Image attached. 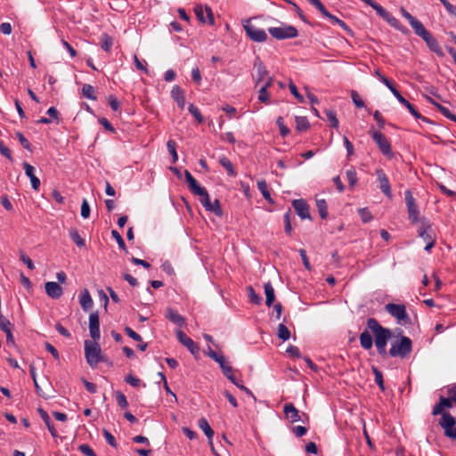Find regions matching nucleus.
Returning a JSON list of instances; mask_svg holds the SVG:
<instances>
[{
	"label": "nucleus",
	"instance_id": "obj_38",
	"mask_svg": "<svg viewBox=\"0 0 456 456\" xmlns=\"http://www.w3.org/2000/svg\"><path fill=\"white\" fill-rule=\"evenodd\" d=\"M199 427L205 433L208 440H211L214 436V430L211 428L208 421L205 418H201L199 419Z\"/></svg>",
	"mask_w": 456,
	"mask_h": 456
},
{
	"label": "nucleus",
	"instance_id": "obj_2",
	"mask_svg": "<svg viewBox=\"0 0 456 456\" xmlns=\"http://www.w3.org/2000/svg\"><path fill=\"white\" fill-rule=\"evenodd\" d=\"M85 356L87 363L95 368L98 363L107 362L105 355L102 354V349L97 340H86L85 341Z\"/></svg>",
	"mask_w": 456,
	"mask_h": 456
},
{
	"label": "nucleus",
	"instance_id": "obj_10",
	"mask_svg": "<svg viewBox=\"0 0 456 456\" xmlns=\"http://www.w3.org/2000/svg\"><path fill=\"white\" fill-rule=\"evenodd\" d=\"M243 28L246 31V35L254 42L263 43L268 38L267 34L264 29L250 24L249 20H247L246 23L243 24Z\"/></svg>",
	"mask_w": 456,
	"mask_h": 456
},
{
	"label": "nucleus",
	"instance_id": "obj_12",
	"mask_svg": "<svg viewBox=\"0 0 456 456\" xmlns=\"http://www.w3.org/2000/svg\"><path fill=\"white\" fill-rule=\"evenodd\" d=\"M176 338L178 341L191 353V354H193L194 356L199 355V346L191 338L187 337V335L183 331L177 330Z\"/></svg>",
	"mask_w": 456,
	"mask_h": 456
},
{
	"label": "nucleus",
	"instance_id": "obj_44",
	"mask_svg": "<svg viewBox=\"0 0 456 456\" xmlns=\"http://www.w3.org/2000/svg\"><path fill=\"white\" fill-rule=\"evenodd\" d=\"M248 290V296L249 298V301L255 305H260L262 302V297L258 294L256 293L255 289L252 286H248L247 288Z\"/></svg>",
	"mask_w": 456,
	"mask_h": 456
},
{
	"label": "nucleus",
	"instance_id": "obj_9",
	"mask_svg": "<svg viewBox=\"0 0 456 456\" xmlns=\"http://www.w3.org/2000/svg\"><path fill=\"white\" fill-rule=\"evenodd\" d=\"M370 134L373 141L378 145L380 151L385 155L388 157H392V149L391 144L387 138L380 132V131H370Z\"/></svg>",
	"mask_w": 456,
	"mask_h": 456
},
{
	"label": "nucleus",
	"instance_id": "obj_56",
	"mask_svg": "<svg viewBox=\"0 0 456 456\" xmlns=\"http://www.w3.org/2000/svg\"><path fill=\"white\" fill-rule=\"evenodd\" d=\"M289 88L290 93L297 99V101L301 103L305 102L304 96L298 92L296 85L292 82L289 83Z\"/></svg>",
	"mask_w": 456,
	"mask_h": 456
},
{
	"label": "nucleus",
	"instance_id": "obj_54",
	"mask_svg": "<svg viewBox=\"0 0 456 456\" xmlns=\"http://www.w3.org/2000/svg\"><path fill=\"white\" fill-rule=\"evenodd\" d=\"M346 178L350 187H354L357 183V175L354 168L348 169L346 171Z\"/></svg>",
	"mask_w": 456,
	"mask_h": 456
},
{
	"label": "nucleus",
	"instance_id": "obj_64",
	"mask_svg": "<svg viewBox=\"0 0 456 456\" xmlns=\"http://www.w3.org/2000/svg\"><path fill=\"white\" fill-rule=\"evenodd\" d=\"M125 381H126L127 384H129V385H131L132 387H139V386H140V384H141V380H140L138 378H136V377L133 376L132 374H128V375L125 378Z\"/></svg>",
	"mask_w": 456,
	"mask_h": 456
},
{
	"label": "nucleus",
	"instance_id": "obj_33",
	"mask_svg": "<svg viewBox=\"0 0 456 456\" xmlns=\"http://www.w3.org/2000/svg\"><path fill=\"white\" fill-rule=\"evenodd\" d=\"M200 191H196L194 193V195H198L200 197V203L203 205V207L207 210L208 208H211V200H210L209 194L204 187H201L200 189Z\"/></svg>",
	"mask_w": 456,
	"mask_h": 456
},
{
	"label": "nucleus",
	"instance_id": "obj_32",
	"mask_svg": "<svg viewBox=\"0 0 456 456\" xmlns=\"http://www.w3.org/2000/svg\"><path fill=\"white\" fill-rule=\"evenodd\" d=\"M257 188L261 191L265 200H266L271 204L274 203L273 198L271 197V193L268 190V185L265 180H259L257 182Z\"/></svg>",
	"mask_w": 456,
	"mask_h": 456
},
{
	"label": "nucleus",
	"instance_id": "obj_39",
	"mask_svg": "<svg viewBox=\"0 0 456 456\" xmlns=\"http://www.w3.org/2000/svg\"><path fill=\"white\" fill-rule=\"evenodd\" d=\"M328 19H329L331 22H333V23H335V24L338 25V26H339L341 28H343V29L347 33V35H349L350 37H354V31H353V30H352V29H351V28H349V27H348V26H347V25H346V24L342 20L338 19V17H336V16H335V15H333V14H330V17H328Z\"/></svg>",
	"mask_w": 456,
	"mask_h": 456
},
{
	"label": "nucleus",
	"instance_id": "obj_46",
	"mask_svg": "<svg viewBox=\"0 0 456 456\" xmlns=\"http://www.w3.org/2000/svg\"><path fill=\"white\" fill-rule=\"evenodd\" d=\"M167 148L172 156V162L175 163L178 159V155L176 152V142L174 140H168L167 142Z\"/></svg>",
	"mask_w": 456,
	"mask_h": 456
},
{
	"label": "nucleus",
	"instance_id": "obj_30",
	"mask_svg": "<svg viewBox=\"0 0 456 456\" xmlns=\"http://www.w3.org/2000/svg\"><path fill=\"white\" fill-rule=\"evenodd\" d=\"M185 180L188 183L190 191L194 194L196 191H200L201 186L198 181L191 175L188 170H184Z\"/></svg>",
	"mask_w": 456,
	"mask_h": 456
},
{
	"label": "nucleus",
	"instance_id": "obj_29",
	"mask_svg": "<svg viewBox=\"0 0 456 456\" xmlns=\"http://www.w3.org/2000/svg\"><path fill=\"white\" fill-rule=\"evenodd\" d=\"M185 180L188 183L190 191L194 194L196 191H200L201 186L198 181L191 175L188 170H184Z\"/></svg>",
	"mask_w": 456,
	"mask_h": 456
},
{
	"label": "nucleus",
	"instance_id": "obj_24",
	"mask_svg": "<svg viewBox=\"0 0 456 456\" xmlns=\"http://www.w3.org/2000/svg\"><path fill=\"white\" fill-rule=\"evenodd\" d=\"M37 412L40 415L41 419L44 420L45 424L46 425L49 432L51 433L53 437H58V433L48 415V413L42 408L37 409Z\"/></svg>",
	"mask_w": 456,
	"mask_h": 456
},
{
	"label": "nucleus",
	"instance_id": "obj_11",
	"mask_svg": "<svg viewBox=\"0 0 456 456\" xmlns=\"http://www.w3.org/2000/svg\"><path fill=\"white\" fill-rule=\"evenodd\" d=\"M292 207L294 208L297 215L301 219H309L312 220V216L310 215L309 205L304 199H297L292 200Z\"/></svg>",
	"mask_w": 456,
	"mask_h": 456
},
{
	"label": "nucleus",
	"instance_id": "obj_7",
	"mask_svg": "<svg viewBox=\"0 0 456 456\" xmlns=\"http://www.w3.org/2000/svg\"><path fill=\"white\" fill-rule=\"evenodd\" d=\"M385 308L389 314L399 322H403L404 324L411 323V318L406 312L404 305L390 303L386 305Z\"/></svg>",
	"mask_w": 456,
	"mask_h": 456
},
{
	"label": "nucleus",
	"instance_id": "obj_19",
	"mask_svg": "<svg viewBox=\"0 0 456 456\" xmlns=\"http://www.w3.org/2000/svg\"><path fill=\"white\" fill-rule=\"evenodd\" d=\"M418 234L426 242L428 241V238H434L432 225L425 218L420 220V226L418 229Z\"/></svg>",
	"mask_w": 456,
	"mask_h": 456
},
{
	"label": "nucleus",
	"instance_id": "obj_40",
	"mask_svg": "<svg viewBox=\"0 0 456 456\" xmlns=\"http://www.w3.org/2000/svg\"><path fill=\"white\" fill-rule=\"evenodd\" d=\"M316 207L318 209V213L322 219H326L328 217V205L325 200H316Z\"/></svg>",
	"mask_w": 456,
	"mask_h": 456
},
{
	"label": "nucleus",
	"instance_id": "obj_22",
	"mask_svg": "<svg viewBox=\"0 0 456 456\" xmlns=\"http://www.w3.org/2000/svg\"><path fill=\"white\" fill-rule=\"evenodd\" d=\"M79 304L86 312L89 311L93 306V299L87 289H84L79 295Z\"/></svg>",
	"mask_w": 456,
	"mask_h": 456
},
{
	"label": "nucleus",
	"instance_id": "obj_53",
	"mask_svg": "<svg viewBox=\"0 0 456 456\" xmlns=\"http://www.w3.org/2000/svg\"><path fill=\"white\" fill-rule=\"evenodd\" d=\"M116 401L118 405L122 409L126 408L128 406L126 397L121 391L116 392Z\"/></svg>",
	"mask_w": 456,
	"mask_h": 456
},
{
	"label": "nucleus",
	"instance_id": "obj_60",
	"mask_svg": "<svg viewBox=\"0 0 456 456\" xmlns=\"http://www.w3.org/2000/svg\"><path fill=\"white\" fill-rule=\"evenodd\" d=\"M0 153L10 161L13 160L11 150L4 145L3 141H0Z\"/></svg>",
	"mask_w": 456,
	"mask_h": 456
},
{
	"label": "nucleus",
	"instance_id": "obj_5",
	"mask_svg": "<svg viewBox=\"0 0 456 456\" xmlns=\"http://www.w3.org/2000/svg\"><path fill=\"white\" fill-rule=\"evenodd\" d=\"M415 34L425 41L430 51L434 52L439 57L444 56L438 41L428 29H426L424 26H422Z\"/></svg>",
	"mask_w": 456,
	"mask_h": 456
},
{
	"label": "nucleus",
	"instance_id": "obj_1",
	"mask_svg": "<svg viewBox=\"0 0 456 456\" xmlns=\"http://www.w3.org/2000/svg\"><path fill=\"white\" fill-rule=\"evenodd\" d=\"M367 329L364 330L359 337L360 345L365 350H370L373 346V339L369 330L374 336L376 348L387 347L388 340L392 337V331L388 328L383 327L375 318L367 319Z\"/></svg>",
	"mask_w": 456,
	"mask_h": 456
},
{
	"label": "nucleus",
	"instance_id": "obj_59",
	"mask_svg": "<svg viewBox=\"0 0 456 456\" xmlns=\"http://www.w3.org/2000/svg\"><path fill=\"white\" fill-rule=\"evenodd\" d=\"M78 450L86 456H97L94 451L87 444H83L78 446Z\"/></svg>",
	"mask_w": 456,
	"mask_h": 456
},
{
	"label": "nucleus",
	"instance_id": "obj_43",
	"mask_svg": "<svg viewBox=\"0 0 456 456\" xmlns=\"http://www.w3.org/2000/svg\"><path fill=\"white\" fill-rule=\"evenodd\" d=\"M277 336L282 341H286V340L289 339V338H290V331L287 328L286 325H284L283 323H281L278 325Z\"/></svg>",
	"mask_w": 456,
	"mask_h": 456
},
{
	"label": "nucleus",
	"instance_id": "obj_47",
	"mask_svg": "<svg viewBox=\"0 0 456 456\" xmlns=\"http://www.w3.org/2000/svg\"><path fill=\"white\" fill-rule=\"evenodd\" d=\"M325 114L327 116L328 120L330 123V126L334 128H338V120L337 118L336 111L333 110H326Z\"/></svg>",
	"mask_w": 456,
	"mask_h": 456
},
{
	"label": "nucleus",
	"instance_id": "obj_58",
	"mask_svg": "<svg viewBox=\"0 0 456 456\" xmlns=\"http://www.w3.org/2000/svg\"><path fill=\"white\" fill-rule=\"evenodd\" d=\"M359 215L363 223H368L372 219L371 213L368 210V208H363L359 209Z\"/></svg>",
	"mask_w": 456,
	"mask_h": 456
},
{
	"label": "nucleus",
	"instance_id": "obj_36",
	"mask_svg": "<svg viewBox=\"0 0 456 456\" xmlns=\"http://www.w3.org/2000/svg\"><path fill=\"white\" fill-rule=\"evenodd\" d=\"M296 129L298 132L306 131L310 127L309 121L306 117L296 116Z\"/></svg>",
	"mask_w": 456,
	"mask_h": 456
},
{
	"label": "nucleus",
	"instance_id": "obj_49",
	"mask_svg": "<svg viewBox=\"0 0 456 456\" xmlns=\"http://www.w3.org/2000/svg\"><path fill=\"white\" fill-rule=\"evenodd\" d=\"M224 375L232 383L237 384V378L234 375V370L233 368L229 364L226 368H224L223 370Z\"/></svg>",
	"mask_w": 456,
	"mask_h": 456
},
{
	"label": "nucleus",
	"instance_id": "obj_48",
	"mask_svg": "<svg viewBox=\"0 0 456 456\" xmlns=\"http://www.w3.org/2000/svg\"><path fill=\"white\" fill-rule=\"evenodd\" d=\"M188 110L199 123L204 122V117L201 115L200 110L194 104H190L188 107Z\"/></svg>",
	"mask_w": 456,
	"mask_h": 456
},
{
	"label": "nucleus",
	"instance_id": "obj_15",
	"mask_svg": "<svg viewBox=\"0 0 456 456\" xmlns=\"http://www.w3.org/2000/svg\"><path fill=\"white\" fill-rule=\"evenodd\" d=\"M254 69H256V74L253 75V78L257 86L268 76V70L259 57H256L254 62Z\"/></svg>",
	"mask_w": 456,
	"mask_h": 456
},
{
	"label": "nucleus",
	"instance_id": "obj_26",
	"mask_svg": "<svg viewBox=\"0 0 456 456\" xmlns=\"http://www.w3.org/2000/svg\"><path fill=\"white\" fill-rule=\"evenodd\" d=\"M400 12L403 17L408 20L415 33L418 30H419V28H421L423 24L419 20H418L414 16H412L410 12H408L404 8L402 7Z\"/></svg>",
	"mask_w": 456,
	"mask_h": 456
},
{
	"label": "nucleus",
	"instance_id": "obj_16",
	"mask_svg": "<svg viewBox=\"0 0 456 456\" xmlns=\"http://www.w3.org/2000/svg\"><path fill=\"white\" fill-rule=\"evenodd\" d=\"M207 12V18L204 15V9L201 5H196L194 8L195 15L198 18V20L202 22L206 23L208 22L210 25H213L215 22L213 12L210 7L206 6L205 9Z\"/></svg>",
	"mask_w": 456,
	"mask_h": 456
},
{
	"label": "nucleus",
	"instance_id": "obj_6",
	"mask_svg": "<svg viewBox=\"0 0 456 456\" xmlns=\"http://www.w3.org/2000/svg\"><path fill=\"white\" fill-rule=\"evenodd\" d=\"M438 423L444 430V436L451 440H456V419L451 413L444 414Z\"/></svg>",
	"mask_w": 456,
	"mask_h": 456
},
{
	"label": "nucleus",
	"instance_id": "obj_20",
	"mask_svg": "<svg viewBox=\"0 0 456 456\" xmlns=\"http://www.w3.org/2000/svg\"><path fill=\"white\" fill-rule=\"evenodd\" d=\"M22 166L26 175L30 179L32 188L37 191L40 186V180L35 175L34 167L28 162H24Z\"/></svg>",
	"mask_w": 456,
	"mask_h": 456
},
{
	"label": "nucleus",
	"instance_id": "obj_34",
	"mask_svg": "<svg viewBox=\"0 0 456 456\" xmlns=\"http://www.w3.org/2000/svg\"><path fill=\"white\" fill-rule=\"evenodd\" d=\"M219 164L224 168H225V170L227 171V174L230 176H235L237 175L236 171L234 170L232 163L230 161V159L227 157H225V156L221 157L219 159Z\"/></svg>",
	"mask_w": 456,
	"mask_h": 456
},
{
	"label": "nucleus",
	"instance_id": "obj_35",
	"mask_svg": "<svg viewBox=\"0 0 456 456\" xmlns=\"http://www.w3.org/2000/svg\"><path fill=\"white\" fill-rule=\"evenodd\" d=\"M100 44L102 50H104L107 53H110L113 45V38L107 33H103L101 37Z\"/></svg>",
	"mask_w": 456,
	"mask_h": 456
},
{
	"label": "nucleus",
	"instance_id": "obj_4",
	"mask_svg": "<svg viewBox=\"0 0 456 456\" xmlns=\"http://www.w3.org/2000/svg\"><path fill=\"white\" fill-rule=\"evenodd\" d=\"M268 32L277 40L295 38L298 36V31L294 26L284 23L281 27L269 28Z\"/></svg>",
	"mask_w": 456,
	"mask_h": 456
},
{
	"label": "nucleus",
	"instance_id": "obj_37",
	"mask_svg": "<svg viewBox=\"0 0 456 456\" xmlns=\"http://www.w3.org/2000/svg\"><path fill=\"white\" fill-rule=\"evenodd\" d=\"M69 235L78 248L86 247L85 240L80 237L78 231L76 228H70L69 230Z\"/></svg>",
	"mask_w": 456,
	"mask_h": 456
},
{
	"label": "nucleus",
	"instance_id": "obj_27",
	"mask_svg": "<svg viewBox=\"0 0 456 456\" xmlns=\"http://www.w3.org/2000/svg\"><path fill=\"white\" fill-rule=\"evenodd\" d=\"M428 101L429 103L434 105L445 118H449L450 120H452L456 122V115L452 114L451 110L443 106L442 104L435 102L431 97H428Z\"/></svg>",
	"mask_w": 456,
	"mask_h": 456
},
{
	"label": "nucleus",
	"instance_id": "obj_62",
	"mask_svg": "<svg viewBox=\"0 0 456 456\" xmlns=\"http://www.w3.org/2000/svg\"><path fill=\"white\" fill-rule=\"evenodd\" d=\"M20 259L27 265L28 269H35V265L32 260L22 251L20 252Z\"/></svg>",
	"mask_w": 456,
	"mask_h": 456
},
{
	"label": "nucleus",
	"instance_id": "obj_3",
	"mask_svg": "<svg viewBox=\"0 0 456 456\" xmlns=\"http://www.w3.org/2000/svg\"><path fill=\"white\" fill-rule=\"evenodd\" d=\"M412 351V341L406 336H402L398 341L392 343L389 356L407 358Z\"/></svg>",
	"mask_w": 456,
	"mask_h": 456
},
{
	"label": "nucleus",
	"instance_id": "obj_61",
	"mask_svg": "<svg viewBox=\"0 0 456 456\" xmlns=\"http://www.w3.org/2000/svg\"><path fill=\"white\" fill-rule=\"evenodd\" d=\"M298 252H299V255L301 256V259H302V262H303V265H304L305 268L306 270L310 271L312 269V266H311V264H310L309 259L307 257L306 251L304 248H300L298 250Z\"/></svg>",
	"mask_w": 456,
	"mask_h": 456
},
{
	"label": "nucleus",
	"instance_id": "obj_14",
	"mask_svg": "<svg viewBox=\"0 0 456 456\" xmlns=\"http://www.w3.org/2000/svg\"><path fill=\"white\" fill-rule=\"evenodd\" d=\"M453 403L454 401L449 397L440 396L439 403L433 407L432 414L434 416L441 415V418H443L444 414L450 413L445 411L444 409L452 408Z\"/></svg>",
	"mask_w": 456,
	"mask_h": 456
},
{
	"label": "nucleus",
	"instance_id": "obj_28",
	"mask_svg": "<svg viewBox=\"0 0 456 456\" xmlns=\"http://www.w3.org/2000/svg\"><path fill=\"white\" fill-rule=\"evenodd\" d=\"M395 98L398 100V102L403 105L410 112L411 114L415 118H419V112L415 109L414 105H412L409 101H407L401 93H397L395 94Z\"/></svg>",
	"mask_w": 456,
	"mask_h": 456
},
{
	"label": "nucleus",
	"instance_id": "obj_50",
	"mask_svg": "<svg viewBox=\"0 0 456 456\" xmlns=\"http://www.w3.org/2000/svg\"><path fill=\"white\" fill-rule=\"evenodd\" d=\"M276 124L280 129V134L282 137H286L290 133V130L284 124V120L282 117H278L276 119Z\"/></svg>",
	"mask_w": 456,
	"mask_h": 456
},
{
	"label": "nucleus",
	"instance_id": "obj_63",
	"mask_svg": "<svg viewBox=\"0 0 456 456\" xmlns=\"http://www.w3.org/2000/svg\"><path fill=\"white\" fill-rule=\"evenodd\" d=\"M90 216V206L86 199L83 200L81 204V216L83 218H88Z\"/></svg>",
	"mask_w": 456,
	"mask_h": 456
},
{
	"label": "nucleus",
	"instance_id": "obj_18",
	"mask_svg": "<svg viewBox=\"0 0 456 456\" xmlns=\"http://www.w3.org/2000/svg\"><path fill=\"white\" fill-rule=\"evenodd\" d=\"M45 292L53 299H58L60 298L62 294L63 290L61 285L54 281H47L45 285Z\"/></svg>",
	"mask_w": 456,
	"mask_h": 456
},
{
	"label": "nucleus",
	"instance_id": "obj_25",
	"mask_svg": "<svg viewBox=\"0 0 456 456\" xmlns=\"http://www.w3.org/2000/svg\"><path fill=\"white\" fill-rule=\"evenodd\" d=\"M283 412L287 418L291 419V422H297L300 420L298 410L290 403L284 405Z\"/></svg>",
	"mask_w": 456,
	"mask_h": 456
},
{
	"label": "nucleus",
	"instance_id": "obj_51",
	"mask_svg": "<svg viewBox=\"0 0 456 456\" xmlns=\"http://www.w3.org/2000/svg\"><path fill=\"white\" fill-rule=\"evenodd\" d=\"M111 236L116 240V241L118 244L119 248L121 249H123L126 253H128L126 246V243H125L122 236L120 235V233L118 231H116V230H112L111 231Z\"/></svg>",
	"mask_w": 456,
	"mask_h": 456
},
{
	"label": "nucleus",
	"instance_id": "obj_55",
	"mask_svg": "<svg viewBox=\"0 0 456 456\" xmlns=\"http://www.w3.org/2000/svg\"><path fill=\"white\" fill-rule=\"evenodd\" d=\"M16 137L18 138L20 143L21 144V146L24 149H26L29 151H32L30 142H28V140L24 136V134L21 132H17Z\"/></svg>",
	"mask_w": 456,
	"mask_h": 456
},
{
	"label": "nucleus",
	"instance_id": "obj_31",
	"mask_svg": "<svg viewBox=\"0 0 456 456\" xmlns=\"http://www.w3.org/2000/svg\"><path fill=\"white\" fill-rule=\"evenodd\" d=\"M265 304L267 306H271L275 300V293L274 289L270 281L265 284Z\"/></svg>",
	"mask_w": 456,
	"mask_h": 456
},
{
	"label": "nucleus",
	"instance_id": "obj_45",
	"mask_svg": "<svg viewBox=\"0 0 456 456\" xmlns=\"http://www.w3.org/2000/svg\"><path fill=\"white\" fill-rule=\"evenodd\" d=\"M290 215L291 210L290 208H289L288 211L283 216L284 230L287 235H291L293 230L291 225Z\"/></svg>",
	"mask_w": 456,
	"mask_h": 456
},
{
	"label": "nucleus",
	"instance_id": "obj_8",
	"mask_svg": "<svg viewBox=\"0 0 456 456\" xmlns=\"http://www.w3.org/2000/svg\"><path fill=\"white\" fill-rule=\"evenodd\" d=\"M404 196L408 212V218L411 224H416L419 216V207L410 190H406L404 191Z\"/></svg>",
	"mask_w": 456,
	"mask_h": 456
},
{
	"label": "nucleus",
	"instance_id": "obj_21",
	"mask_svg": "<svg viewBox=\"0 0 456 456\" xmlns=\"http://www.w3.org/2000/svg\"><path fill=\"white\" fill-rule=\"evenodd\" d=\"M166 317L173 323L178 325L179 327L185 326V319L179 314L175 310H174L171 307H168L167 309V314Z\"/></svg>",
	"mask_w": 456,
	"mask_h": 456
},
{
	"label": "nucleus",
	"instance_id": "obj_17",
	"mask_svg": "<svg viewBox=\"0 0 456 456\" xmlns=\"http://www.w3.org/2000/svg\"><path fill=\"white\" fill-rule=\"evenodd\" d=\"M376 175L378 177V181L379 183V188L382 191V192L388 198H392L390 183L384 171L382 169H377Z\"/></svg>",
	"mask_w": 456,
	"mask_h": 456
},
{
	"label": "nucleus",
	"instance_id": "obj_52",
	"mask_svg": "<svg viewBox=\"0 0 456 456\" xmlns=\"http://www.w3.org/2000/svg\"><path fill=\"white\" fill-rule=\"evenodd\" d=\"M207 211L214 213L216 216H222L223 210L219 200H215L214 202H211V208H208Z\"/></svg>",
	"mask_w": 456,
	"mask_h": 456
},
{
	"label": "nucleus",
	"instance_id": "obj_41",
	"mask_svg": "<svg viewBox=\"0 0 456 456\" xmlns=\"http://www.w3.org/2000/svg\"><path fill=\"white\" fill-rule=\"evenodd\" d=\"M371 370L374 374V380L376 384L379 387V388L384 391L385 390V385H384V379L382 372L375 366L371 367Z\"/></svg>",
	"mask_w": 456,
	"mask_h": 456
},
{
	"label": "nucleus",
	"instance_id": "obj_13",
	"mask_svg": "<svg viewBox=\"0 0 456 456\" xmlns=\"http://www.w3.org/2000/svg\"><path fill=\"white\" fill-rule=\"evenodd\" d=\"M89 331L93 340H99L101 337L98 312H93L89 315Z\"/></svg>",
	"mask_w": 456,
	"mask_h": 456
},
{
	"label": "nucleus",
	"instance_id": "obj_23",
	"mask_svg": "<svg viewBox=\"0 0 456 456\" xmlns=\"http://www.w3.org/2000/svg\"><path fill=\"white\" fill-rule=\"evenodd\" d=\"M171 96L176 102L177 105L183 109L185 105L184 91L179 86H175L171 90Z\"/></svg>",
	"mask_w": 456,
	"mask_h": 456
},
{
	"label": "nucleus",
	"instance_id": "obj_42",
	"mask_svg": "<svg viewBox=\"0 0 456 456\" xmlns=\"http://www.w3.org/2000/svg\"><path fill=\"white\" fill-rule=\"evenodd\" d=\"M82 94L84 97L95 101L97 99V96L94 94V88L93 86L89 84H85L82 87Z\"/></svg>",
	"mask_w": 456,
	"mask_h": 456
},
{
	"label": "nucleus",
	"instance_id": "obj_57",
	"mask_svg": "<svg viewBox=\"0 0 456 456\" xmlns=\"http://www.w3.org/2000/svg\"><path fill=\"white\" fill-rule=\"evenodd\" d=\"M102 435L106 440V442L111 446V447H114V448H117L118 446V444L116 442V439L115 437L107 430V429H103L102 430Z\"/></svg>",
	"mask_w": 456,
	"mask_h": 456
}]
</instances>
